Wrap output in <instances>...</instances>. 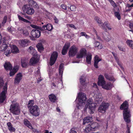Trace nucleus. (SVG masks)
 <instances>
[{"label":"nucleus","mask_w":133,"mask_h":133,"mask_svg":"<svg viewBox=\"0 0 133 133\" xmlns=\"http://www.w3.org/2000/svg\"><path fill=\"white\" fill-rule=\"evenodd\" d=\"M120 109L121 110H123V118L125 122L127 123L130 122L131 114L130 110L128 109V104L127 101H125L121 105Z\"/></svg>","instance_id":"obj_1"},{"label":"nucleus","mask_w":133,"mask_h":133,"mask_svg":"<svg viewBox=\"0 0 133 133\" xmlns=\"http://www.w3.org/2000/svg\"><path fill=\"white\" fill-rule=\"evenodd\" d=\"M34 102L33 100L29 101L28 106L30 113L35 116H37L39 115V109L37 105L33 106Z\"/></svg>","instance_id":"obj_2"},{"label":"nucleus","mask_w":133,"mask_h":133,"mask_svg":"<svg viewBox=\"0 0 133 133\" xmlns=\"http://www.w3.org/2000/svg\"><path fill=\"white\" fill-rule=\"evenodd\" d=\"M77 98L78 99V102L77 105H78V108H79V107H81L84 105L87 98L85 94L80 92L78 94L77 99Z\"/></svg>","instance_id":"obj_3"},{"label":"nucleus","mask_w":133,"mask_h":133,"mask_svg":"<svg viewBox=\"0 0 133 133\" xmlns=\"http://www.w3.org/2000/svg\"><path fill=\"white\" fill-rule=\"evenodd\" d=\"M10 110V112L14 115H18L20 113L19 104L17 103L12 104L11 105Z\"/></svg>","instance_id":"obj_4"},{"label":"nucleus","mask_w":133,"mask_h":133,"mask_svg":"<svg viewBox=\"0 0 133 133\" xmlns=\"http://www.w3.org/2000/svg\"><path fill=\"white\" fill-rule=\"evenodd\" d=\"M92 99L91 98H89L85 106V108L86 109L88 107V108L89 110V112L90 114L93 113L95 111L94 108L95 106L94 103H92Z\"/></svg>","instance_id":"obj_5"},{"label":"nucleus","mask_w":133,"mask_h":133,"mask_svg":"<svg viewBox=\"0 0 133 133\" xmlns=\"http://www.w3.org/2000/svg\"><path fill=\"white\" fill-rule=\"evenodd\" d=\"M109 105V104L108 103L103 102L98 108V111L102 113H105L108 108Z\"/></svg>","instance_id":"obj_6"},{"label":"nucleus","mask_w":133,"mask_h":133,"mask_svg":"<svg viewBox=\"0 0 133 133\" xmlns=\"http://www.w3.org/2000/svg\"><path fill=\"white\" fill-rule=\"evenodd\" d=\"M7 85L6 83L3 87V90L0 94V103L4 102L6 98V94L7 92Z\"/></svg>","instance_id":"obj_7"},{"label":"nucleus","mask_w":133,"mask_h":133,"mask_svg":"<svg viewBox=\"0 0 133 133\" xmlns=\"http://www.w3.org/2000/svg\"><path fill=\"white\" fill-rule=\"evenodd\" d=\"M23 9L24 12H26V13L29 15H32L34 12V9L31 8L29 5H24L23 8Z\"/></svg>","instance_id":"obj_8"},{"label":"nucleus","mask_w":133,"mask_h":133,"mask_svg":"<svg viewBox=\"0 0 133 133\" xmlns=\"http://www.w3.org/2000/svg\"><path fill=\"white\" fill-rule=\"evenodd\" d=\"M58 56V54L56 52H54L52 54L50 60V64L51 66L53 65L55 63Z\"/></svg>","instance_id":"obj_9"},{"label":"nucleus","mask_w":133,"mask_h":133,"mask_svg":"<svg viewBox=\"0 0 133 133\" xmlns=\"http://www.w3.org/2000/svg\"><path fill=\"white\" fill-rule=\"evenodd\" d=\"M78 51L77 48L75 46L73 45L70 48L69 54L70 57H73L75 56Z\"/></svg>","instance_id":"obj_10"},{"label":"nucleus","mask_w":133,"mask_h":133,"mask_svg":"<svg viewBox=\"0 0 133 133\" xmlns=\"http://www.w3.org/2000/svg\"><path fill=\"white\" fill-rule=\"evenodd\" d=\"M87 55L86 50L84 48L81 49L77 55V58H82Z\"/></svg>","instance_id":"obj_11"},{"label":"nucleus","mask_w":133,"mask_h":133,"mask_svg":"<svg viewBox=\"0 0 133 133\" xmlns=\"http://www.w3.org/2000/svg\"><path fill=\"white\" fill-rule=\"evenodd\" d=\"M94 19L98 23V25L101 27L102 29H104L105 31H107V29L104 26V24L102 22L101 19L99 17L96 16L95 17Z\"/></svg>","instance_id":"obj_12"},{"label":"nucleus","mask_w":133,"mask_h":133,"mask_svg":"<svg viewBox=\"0 0 133 133\" xmlns=\"http://www.w3.org/2000/svg\"><path fill=\"white\" fill-rule=\"evenodd\" d=\"M94 97L95 103L99 104L102 101L103 97L101 93L95 95Z\"/></svg>","instance_id":"obj_13"},{"label":"nucleus","mask_w":133,"mask_h":133,"mask_svg":"<svg viewBox=\"0 0 133 133\" xmlns=\"http://www.w3.org/2000/svg\"><path fill=\"white\" fill-rule=\"evenodd\" d=\"M41 32L39 30L34 29L31 33V35L34 39V38H38L41 36Z\"/></svg>","instance_id":"obj_14"},{"label":"nucleus","mask_w":133,"mask_h":133,"mask_svg":"<svg viewBox=\"0 0 133 133\" xmlns=\"http://www.w3.org/2000/svg\"><path fill=\"white\" fill-rule=\"evenodd\" d=\"M39 60V57L37 55H34L31 58L30 63L31 65H33L37 63Z\"/></svg>","instance_id":"obj_15"},{"label":"nucleus","mask_w":133,"mask_h":133,"mask_svg":"<svg viewBox=\"0 0 133 133\" xmlns=\"http://www.w3.org/2000/svg\"><path fill=\"white\" fill-rule=\"evenodd\" d=\"M98 84L99 85L101 86L103 88L105 84V81L104 79L103 76L102 75H99L98 78Z\"/></svg>","instance_id":"obj_16"},{"label":"nucleus","mask_w":133,"mask_h":133,"mask_svg":"<svg viewBox=\"0 0 133 133\" xmlns=\"http://www.w3.org/2000/svg\"><path fill=\"white\" fill-rule=\"evenodd\" d=\"M22 75L21 73L17 74L15 79L14 83L15 84H18L22 79Z\"/></svg>","instance_id":"obj_17"},{"label":"nucleus","mask_w":133,"mask_h":133,"mask_svg":"<svg viewBox=\"0 0 133 133\" xmlns=\"http://www.w3.org/2000/svg\"><path fill=\"white\" fill-rule=\"evenodd\" d=\"M102 60V59L100 58L97 55H96L94 58V64L95 67L97 68H98V62Z\"/></svg>","instance_id":"obj_18"},{"label":"nucleus","mask_w":133,"mask_h":133,"mask_svg":"<svg viewBox=\"0 0 133 133\" xmlns=\"http://www.w3.org/2000/svg\"><path fill=\"white\" fill-rule=\"evenodd\" d=\"M28 51L33 56L37 55L36 50L32 46H30L28 49Z\"/></svg>","instance_id":"obj_19"},{"label":"nucleus","mask_w":133,"mask_h":133,"mask_svg":"<svg viewBox=\"0 0 133 133\" xmlns=\"http://www.w3.org/2000/svg\"><path fill=\"white\" fill-rule=\"evenodd\" d=\"M70 46L69 43H66L64 45L62 51V54L63 55L65 54L67 50Z\"/></svg>","instance_id":"obj_20"},{"label":"nucleus","mask_w":133,"mask_h":133,"mask_svg":"<svg viewBox=\"0 0 133 133\" xmlns=\"http://www.w3.org/2000/svg\"><path fill=\"white\" fill-rule=\"evenodd\" d=\"M7 30L10 33L13 35H16L17 33V31L16 29L12 26L8 27Z\"/></svg>","instance_id":"obj_21"},{"label":"nucleus","mask_w":133,"mask_h":133,"mask_svg":"<svg viewBox=\"0 0 133 133\" xmlns=\"http://www.w3.org/2000/svg\"><path fill=\"white\" fill-rule=\"evenodd\" d=\"M52 26L50 24H48L46 25H44L42 27V31L44 30H47L49 31H50L52 29Z\"/></svg>","instance_id":"obj_22"},{"label":"nucleus","mask_w":133,"mask_h":133,"mask_svg":"<svg viewBox=\"0 0 133 133\" xmlns=\"http://www.w3.org/2000/svg\"><path fill=\"white\" fill-rule=\"evenodd\" d=\"M29 4L30 6L31 5L34 8H38V6L36 2L33 0H29Z\"/></svg>","instance_id":"obj_23"},{"label":"nucleus","mask_w":133,"mask_h":133,"mask_svg":"<svg viewBox=\"0 0 133 133\" xmlns=\"http://www.w3.org/2000/svg\"><path fill=\"white\" fill-rule=\"evenodd\" d=\"M8 46L5 41H3V42L0 47V48L1 51H4L7 48Z\"/></svg>","instance_id":"obj_24"},{"label":"nucleus","mask_w":133,"mask_h":133,"mask_svg":"<svg viewBox=\"0 0 133 133\" xmlns=\"http://www.w3.org/2000/svg\"><path fill=\"white\" fill-rule=\"evenodd\" d=\"M113 87L112 84L110 82L104 85L103 88L107 90L111 89Z\"/></svg>","instance_id":"obj_25"},{"label":"nucleus","mask_w":133,"mask_h":133,"mask_svg":"<svg viewBox=\"0 0 133 133\" xmlns=\"http://www.w3.org/2000/svg\"><path fill=\"white\" fill-rule=\"evenodd\" d=\"M104 75L105 78L110 81L114 82L116 80L115 79L112 75H109L108 74L106 73L104 74Z\"/></svg>","instance_id":"obj_26"},{"label":"nucleus","mask_w":133,"mask_h":133,"mask_svg":"<svg viewBox=\"0 0 133 133\" xmlns=\"http://www.w3.org/2000/svg\"><path fill=\"white\" fill-rule=\"evenodd\" d=\"M112 54L114 56V57L118 65L120 66L121 68L122 69V70H123L124 69V68L120 64V62L119 61V60L117 57V55L116 54H115L113 52H112Z\"/></svg>","instance_id":"obj_27"},{"label":"nucleus","mask_w":133,"mask_h":133,"mask_svg":"<svg viewBox=\"0 0 133 133\" xmlns=\"http://www.w3.org/2000/svg\"><path fill=\"white\" fill-rule=\"evenodd\" d=\"M89 124L92 130H95V129L98 128L99 126L98 123L96 122L91 123Z\"/></svg>","instance_id":"obj_28"},{"label":"nucleus","mask_w":133,"mask_h":133,"mask_svg":"<svg viewBox=\"0 0 133 133\" xmlns=\"http://www.w3.org/2000/svg\"><path fill=\"white\" fill-rule=\"evenodd\" d=\"M4 66L6 70H11L12 68V66L9 62H5Z\"/></svg>","instance_id":"obj_29"},{"label":"nucleus","mask_w":133,"mask_h":133,"mask_svg":"<svg viewBox=\"0 0 133 133\" xmlns=\"http://www.w3.org/2000/svg\"><path fill=\"white\" fill-rule=\"evenodd\" d=\"M23 123L25 125L31 129H33L31 124L30 122L27 119H24L23 121Z\"/></svg>","instance_id":"obj_30"},{"label":"nucleus","mask_w":133,"mask_h":133,"mask_svg":"<svg viewBox=\"0 0 133 133\" xmlns=\"http://www.w3.org/2000/svg\"><path fill=\"white\" fill-rule=\"evenodd\" d=\"M28 61L25 58L21 59V65L23 68H26L27 65Z\"/></svg>","instance_id":"obj_31"},{"label":"nucleus","mask_w":133,"mask_h":133,"mask_svg":"<svg viewBox=\"0 0 133 133\" xmlns=\"http://www.w3.org/2000/svg\"><path fill=\"white\" fill-rule=\"evenodd\" d=\"M7 125L8 127L9 130L11 132H15L16 129L12 127V125L10 122H8L7 123Z\"/></svg>","instance_id":"obj_32"},{"label":"nucleus","mask_w":133,"mask_h":133,"mask_svg":"<svg viewBox=\"0 0 133 133\" xmlns=\"http://www.w3.org/2000/svg\"><path fill=\"white\" fill-rule=\"evenodd\" d=\"M92 120V118L91 117H87L83 119V124H85L86 123H88L91 122Z\"/></svg>","instance_id":"obj_33"},{"label":"nucleus","mask_w":133,"mask_h":133,"mask_svg":"<svg viewBox=\"0 0 133 133\" xmlns=\"http://www.w3.org/2000/svg\"><path fill=\"white\" fill-rule=\"evenodd\" d=\"M86 76L85 75H82L80 77V82L83 85L85 84L86 79Z\"/></svg>","instance_id":"obj_34"},{"label":"nucleus","mask_w":133,"mask_h":133,"mask_svg":"<svg viewBox=\"0 0 133 133\" xmlns=\"http://www.w3.org/2000/svg\"><path fill=\"white\" fill-rule=\"evenodd\" d=\"M36 47L37 48L38 51L40 52L43 50L44 48L42 44L41 43H38L36 45Z\"/></svg>","instance_id":"obj_35"},{"label":"nucleus","mask_w":133,"mask_h":133,"mask_svg":"<svg viewBox=\"0 0 133 133\" xmlns=\"http://www.w3.org/2000/svg\"><path fill=\"white\" fill-rule=\"evenodd\" d=\"M49 98L50 101L52 102H55L56 99V96L53 94L50 95H49Z\"/></svg>","instance_id":"obj_36"},{"label":"nucleus","mask_w":133,"mask_h":133,"mask_svg":"<svg viewBox=\"0 0 133 133\" xmlns=\"http://www.w3.org/2000/svg\"><path fill=\"white\" fill-rule=\"evenodd\" d=\"M28 41L27 39L22 40L19 42V43L22 46H26L28 45Z\"/></svg>","instance_id":"obj_37"},{"label":"nucleus","mask_w":133,"mask_h":133,"mask_svg":"<svg viewBox=\"0 0 133 133\" xmlns=\"http://www.w3.org/2000/svg\"><path fill=\"white\" fill-rule=\"evenodd\" d=\"M91 58L92 55L91 54H88L86 57V62L88 64H91Z\"/></svg>","instance_id":"obj_38"},{"label":"nucleus","mask_w":133,"mask_h":133,"mask_svg":"<svg viewBox=\"0 0 133 133\" xmlns=\"http://www.w3.org/2000/svg\"><path fill=\"white\" fill-rule=\"evenodd\" d=\"M94 45L95 47L99 49H101L103 47L101 44H100L99 42L97 41H96L94 43Z\"/></svg>","instance_id":"obj_39"},{"label":"nucleus","mask_w":133,"mask_h":133,"mask_svg":"<svg viewBox=\"0 0 133 133\" xmlns=\"http://www.w3.org/2000/svg\"><path fill=\"white\" fill-rule=\"evenodd\" d=\"M19 21H21L26 23H30V22L29 21L25 19L19 15H17Z\"/></svg>","instance_id":"obj_40"},{"label":"nucleus","mask_w":133,"mask_h":133,"mask_svg":"<svg viewBox=\"0 0 133 133\" xmlns=\"http://www.w3.org/2000/svg\"><path fill=\"white\" fill-rule=\"evenodd\" d=\"M63 64H60L59 68V75H61V76H62L63 71Z\"/></svg>","instance_id":"obj_41"},{"label":"nucleus","mask_w":133,"mask_h":133,"mask_svg":"<svg viewBox=\"0 0 133 133\" xmlns=\"http://www.w3.org/2000/svg\"><path fill=\"white\" fill-rule=\"evenodd\" d=\"M127 44L131 48L133 49V41L128 40L126 41Z\"/></svg>","instance_id":"obj_42"},{"label":"nucleus","mask_w":133,"mask_h":133,"mask_svg":"<svg viewBox=\"0 0 133 133\" xmlns=\"http://www.w3.org/2000/svg\"><path fill=\"white\" fill-rule=\"evenodd\" d=\"M11 52L13 53H16L18 52V49L15 46H14L12 48Z\"/></svg>","instance_id":"obj_43"},{"label":"nucleus","mask_w":133,"mask_h":133,"mask_svg":"<svg viewBox=\"0 0 133 133\" xmlns=\"http://www.w3.org/2000/svg\"><path fill=\"white\" fill-rule=\"evenodd\" d=\"M103 37L106 41H109L111 40V37L109 34L105 36L103 34Z\"/></svg>","instance_id":"obj_44"},{"label":"nucleus","mask_w":133,"mask_h":133,"mask_svg":"<svg viewBox=\"0 0 133 133\" xmlns=\"http://www.w3.org/2000/svg\"><path fill=\"white\" fill-rule=\"evenodd\" d=\"M91 130H92L90 127V124H88L86 127L85 129V131L86 132H88Z\"/></svg>","instance_id":"obj_45"},{"label":"nucleus","mask_w":133,"mask_h":133,"mask_svg":"<svg viewBox=\"0 0 133 133\" xmlns=\"http://www.w3.org/2000/svg\"><path fill=\"white\" fill-rule=\"evenodd\" d=\"M30 26L32 28L36 29H38V30H40L41 31H42V27L40 26H37L34 25H31Z\"/></svg>","instance_id":"obj_46"},{"label":"nucleus","mask_w":133,"mask_h":133,"mask_svg":"<svg viewBox=\"0 0 133 133\" xmlns=\"http://www.w3.org/2000/svg\"><path fill=\"white\" fill-rule=\"evenodd\" d=\"M103 24H104V26H105V25L109 30H111V28L110 27V24L108 22L106 21Z\"/></svg>","instance_id":"obj_47"},{"label":"nucleus","mask_w":133,"mask_h":133,"mask_svg":"<svg viewBox=\"0 0 133 133\" xmlns=\"http://www.w3.org/2000/svg\"><path fill=\"white\" fill-rule=\"evenodd\" d=\"M11 52V50H8L4 52V54L7 56H10V55Z\"/></svg>","instance_id":"obj_48"},{"label":"nucleus","mask_w":133,"mask_h":133,"mask_svg":"<svg viewBox=\"0 0 133 133\" xmlns=\"http://www.w3.org/2000/svg\"><path fill=\"white\" fill-rule=\"evenodd\" d=\"M115 15L118 18V20H120L121 19V16L118 12H115Z\"/></svg>","instance_id":"obj_49"},{"label":"nucleus","mask_w":133,"mask_h":133,"mask_svg":"<svg viewBox=\"0 0 133 133\" xmlns=\"http://www.w3.org/2000/svg\"><path fill=\"white\" fill-rule=\"evenodd\" d=\"M22 33L23 34V35L25 36H27L29 34V33L28 31L27 30H23V31H22Z\"/></svg>","instance_id":"obj_50"},{"label":"nucleus","mask_w":133,"mask_h":133,"mask_svg":"<svg viewBox=\"0 0 133 133\" xmlns=\"http://www.w3.org/2000/svg\"><path fill=\"white\" fill-rule=\"evenodd\" d=\"M7 19V17L6 16H5L3 19V21L2 22V24L3 26L6 23Z\"/></svg>","instance_id":"obj_51"},{"label":"nucleus","mask_w":133,"mask_h":133,"mask_svg":"<svg viewBox=\"0 0 133 133\" xmlns=\"http://www.w3.org/2000/svg\"><path fill=\"white\" fill-rule=\"evenodd\" d=\"M4 85V81L2 78H0V88H1Z\"/></svg>","instance_id":"obj_52"},{"label":"nucleus","mask_w":133,"mask_h":133,"mask_svg":"<svg viewBox=\"0 0 133 133\" xmlns=\"http://www.w3.org/2000/svg\"><path fill=\"white\" fill-rule=\"evenodd\" d=\"M19 68V67L18 66H14L12 70L15 72H16L18 70Z\"/></svg>","instance_id":"obj_53"},{"label":"nucleus","mask_w":133,"mask_h":133,"mask_svg":"<svg viewBox=\"0 0 133 133\" xmlns=\"http://www.w3.org/2000/svg\"><path fill=\"white\" fill-rule=\"evenodd\" d=\"M76 9V7L74 5H71L70 7V9L72 11H74Z\"/></svg>","instance_id":"obj_54"},{"label":"nucleus","mask_w":133,"mask_h":133,"mask_svg":"<svg viewBox=\"0 0 133 133\" xmlns=\"http://www.w3.org/2000/svg\"><path fill=\"white\" fill-rule=\"evenodd\" d=\"M10 70V74H9L10 76H12L14 75L15 74V73H16L13 70Z\"/></svg>","instance_id":"obj_55"},{"label":"nucleus","mask_w":133,"mask_h":133,"mask_svg":"<svg viewBox=\"0 0 133 133\" xmlns=\"http://www.w3.org/2000/svg\"><path fill=\"white\" fill-rule=\"evenodd\" d=\"M51 85L52 87L53 88H54L57 87V84H55V83L53 82L52 83Z\"/></svg>","instance_id":"obj_56"},{"label":"nucleus","mask_w":133,"mask_h":133,"mask_svg":"<svg viewBox=\"0 0 133 133\" xmlns=\"http://www.w3.org/2000/svg\"><path fill=\"white\" fill-rule=\"evenodd\" d=\"M54 19L55 21V22L56 23H58V22L59 20L57 18L56 16H54Z\"/></svg>","instance_id":"obj_57"},{"label":"nucleus","mask_w":133,"mask_h":133,"mask_svg":"<svg viewBox=\"0 0 133 133\" xmlns=\"http://www.w3.org/2000/svg\"><path fill=\"white\" fill-rule=\"evenodd\" d=\"M70 133H77L76 131L75 130V129L74 128H72L70 132Z\"/></svg>","instance_id":"obj_58"},{"label":"nucleus","mask_w":133,"mask_h":133,"mask_svg":"<svg viewBox=\"0 0 133 133\" xmlns=\"http://www.w3.org/2000/svg\"><path fill=\"white\" fill-rule=\"evenodd\" d=\"M127 123V130L126 133H130V128L128 127V123Z\"/></svg>","instance_id":"obj_59"},{"label":"nucleus","mask_w":133,"mask_h":133,"mask_svg":"<svg viewBox=\"0 0 133 133\" xmlns=\"http://www.w3.org/2000/svg\"><path fill=\"white\" fill-rule=\"evenodd\" d=\"M61 6L63 9L66 10V5L64 4H62L61 5Z\"/></svg>","instance_id":"obj_60"},{"label":"nucleus","mask_w":133,"mask_h":133,"mask_svg":"<svg viewBox=\"0 0 133 133\" xmlns=\"http://www.w3.org/2000/svg\"><path fill=\"white\" fill-rule=\"evenodd\" d=\"M68 25H69V26L70 27L73 28L75 29H77L76 28L73 24H69Z\"/></svg>","instance_id":"obj_61"},{"label":"nucleus","mask_w":133,"mask_h":133,"mask_svg":"<svg viewBox=\"0 0 133 133\" xmlns=\"http://www.w3.org/2000/svg\"><path fill=\"white\" fill-rule=\"evenodd\" d=\"M24 17L28 20H30L31 19V18L30 16H28L26 15H24Z\"/></svg>","instance_id":"obj_62"},{"label":"nucleus","mask_w":133,"mask_h":133,"mask_svg":"<svg viewBox=\"0 0 133 133\" xmlns=\"http://www.w3.org/2000/svg\"><path fill=\"white\" fill-rule=\"evenodd\" d=\"M118 48H119V50L121 51H124V50L122 47L121 46L119 45L118 46Z\"/></svg>","instance_id":"obj_63"},{"label":"nucleus","mask_w":133,"mask_h":133,"mask_svg":"<svg viewBox=\"0 0 133 133\" xmlns=\"http://www.w3.org/2000/svg\"><path fill=\"white\" fill-rule=\"evenodd\" d=\"M129 27L130 28L132 29L133 27V23H130L129 24Z\"/></svg>","instance_id":"obj_64"}]
</instances>
